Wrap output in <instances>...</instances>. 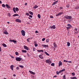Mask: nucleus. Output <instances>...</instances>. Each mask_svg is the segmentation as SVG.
Returning <instances> with one entry per match:
<instances>
[{
  "mask_svg": "<svg viewBox=\"0 0 79 79\" xmlns=\"http://www.w3.org/2000/svg\"><path fill=\"white\" fill-rule=\"evenodd\" d=\"M64 18H65V19H70L72 18L71 16H69L68 15L64 16Z\"/></svg>",
  "mask_w": 79,
  "mask_h": 79,
  "instance_id": "1",
  "label": "nucleus"
},
{
  "mask_svg": "<svg viewBox=\"0 0 79 79\" xmlns=\"http://www.w3.org/2000/svg\"><path fill=\"white\" fill-rule=\"evenodd\" d=\"M46 63H48V64H50L51 63H52V62L51 61H50V60H46Z\"/></svg>",
  "mask_w": 79,
  "mask_h": 79,
  "instance_id": "2",
  "label": "nucleus"
},
{
  "mask_svg": "<svg viewBox=\"0 0 79 79\" xmlns=\"http://www.w3.org/2000/svg\"><path fill=\"white\" fill-rule=\"evenodd\" d=\"M16 60V61H20L21 60H22V58H21L20 57H16L15 58Z\"/></svg>",
  "mask_w": 79,
  "mask_h": 79,
  "instance_id": "3",
  "label": "nucleus"
},
{
  "mask_svg": "<svg viewBox=\"0 0 79 79\" xmlns=\"http://www.w3.org/2000/svg\"><path fill=\"white\" fill-rule=\"evenodd\" d=\"M21 32L23 36H25V31H24L23 30H22L21 31Z\"/></svg>",
  "mask_w": 79,
  "mask_h": 79,
  "instance_id": "4",
  "label": "nucleus"
},
{
  "mask_svg": "<svg viewBox=\"0 0 79 79\" xmlns=\"http://www.w3.org/2000/svg\"><path fill=\"white\" fill-rule=\"evenodd\" d=\"M9 41L11 42H14V44H16V41L15 40H9Z\"/></svg>",
  "mask_w": 79,
  "mask_h": 79,
  "instance_id": "5",
  "label": "nucleus"
},
{
  "mask_svg": "<svg viewBox=\"0 0 79 79\" xmlns=\"http://www.w3.org/2000/svg\"><path fill=\"white\" fill-rule=\"evenodd\" d=\"M63 13V12H60L58 14H57V15H56V16H60L61 15H62Z\"/></svg>",
  "mask_w": 79,
  "mask_h": 79,
  "instance_id": "6",
  "label": "nucleus"
},
{
  "mask_svg": "<svg viewBox=\"0 0 79 79\" xmlns=\"http://www.w3.org/2000/svg\"><path fill=\"white\" fill-rule=\"evenodd\" d=\"M62 62L61 61H59V67H60V66H62Z\"/></svg>",
  "mask_w": 79,
  "mask_h": 79,
  "instance_id": "7",
  "label": "nucleus"
},
{
  "mask_svg": "<svg viewBox=\"0 0 79 79\" xmlns=\"http://www.w3.org/2000/svg\"><path fill=\"white\" fill-rule=\"evenodd\" d=\"M15 21L17 23H21V21L19 19H16L15 20Z\"/></svg>",
  "mask_w": 79,
  "mask_h": 79,
  "instance_id": "8",
  "label": "nucleus"
},
{
  "mask_svg": "<svg viewBox=\"0 0 79 79\" xmlns=\"http://www.w3.org/2000/svg\"><path fill=\"white\" fill-rule=\"evenodd\" d=\"M24 47L25 50H29V48H28L27 46L24 45Z\"/></svg>",
  "mask_w": 79,
  "mask_h": 79,
  "instance_id": "9",
  "label": "nucleus"
},
{
  "mask_svg": "<svg viewBox=\"0 0 79 79\" xmlns=\"http://www.w3.org/2000/svg\"><path fill=\"white\" fill-rule=\"evenodd\" d=\"M29 72L31 73V74H33V75H35V73L33 72L31 70H29Z\"/></svg>",
  "mask_w": 79,
  "mask_h": 79,
  "instance_id": "10",
  "label": "nucleus"
},
{
  "mask_svg": "<svg viewBox=\"0 0 79 79\" xmlns=\"http://www.w3.org/2000/svg\"><path fill=\"white\" fill-rule=\"evenodd\" d=\"M42 47H48V45L45 44H43L42 45Z\"/></svg>",
  "mask_w": 79,
  "mask_h": 79,
  "instance_id": "11",
  "label": "nucleus"
},
{
  "mask_svg": "<svg viewBox=\"0 0 79 79\" xmlns=\"http://www.w3.org/2000/svg\"><path fill=\"white\" fill-rule=\"evenodd\" d=\"M6 8H7L8 9L11 8V7H10V6H9L8 4H6Z\"/></svg>",
  "mask_w": 79,
  "mask_h": 79,
  "instance_id": "12",
  "label": "nucleus"
},
{
  "mask_svg": "<svg viewBox=\"0 0 79 79\" xmlns=\"http://www.w3.org/2000/svg\"><path fill=\"white\" fill-rule=\"evenodd\" d=\"M13 67H14V66L13 65L10 66V69H11L12 71H13Z\"/></svg>",
  "mask_w": 79,
  "mask_h": 79,
  "instance_id": "13",
  "label": "nucleus"
},
{
  "mask_svg": "<svg viewBox=\"0 0 79 79\" xmlns=\"http://www.w3.org/2000/svg\"><path fill=\"white\" fill-rule=\"evenodd\" d=\"M55 25H53L52 27H51V29H55Z\"/></svg>",
  "mask_w": 79,
  "mask_h": 79,
  "instance_id": "14",
  "label": "nucleus"
},
{
  "mask_svg": "<svg viewBox=\"0 0 79 79\" xmlns=\"http://www.w3.org/2000/svg\"><path fill=\"white\" fill-rule=\"evenodd\" d=\"M58 2V0H57V1H55L52 4V5H55V4H56V3H57Z\"/></svg>",
  "mask_w": 79,
  "mask_h": 79,
  "instance_id": "15",
  "label": "nucleus"
},
{
  "mask_svg": "<svg viewBox=\"0 0 79 79\" xmlns=\"http://www.w3.org/2000/svg\"><path fill=\"white\" fill-rule=\"evenodd\" d=\"M53 45L54 47H55V48H56V47H57V45L56 44V43H55V42L53 43Z\"/></svg>",
  "mask_w": 79,
  "mask_h": 79,
  "instance_id": "16",
  "label": "nucleus"
},
{
  "mask_svg": "<svg viewBox=\"0 0 79 79\" xmlns=\"http://www.w3.org/2000/svg\"><path fill=\"white\" fill-rule=\"evenodd\" d=\"M22 53H26V52H27V51L26 50H22Z\"/></svg>",
  "mask_w": 79,
  "mask_h": 79,
  "instance_id": "17",
  "label": "nucleus"
},
{
  "mask_svg": "<svg viewBox=\"0 0 79 79\" xmlns=\"http://www.w3.org/2000/svg\"><path fill=\"white\" fill-rule=\"evenodd\" d=\"M28 13L29 14H30L31 15H33V13L31 11H29Z\"/></svg>",
  "mask_w": 79,
  "mask_h": 79,
  "instance_id": "18",
  "label": "nucleus"
},
{
  "mask_svg": "<svg viewBox=\"0 0 79 79\" xmlns=\"http://www.w3.org/2000/svg\"><path fill=\"white\" fill-rule=\"evenodd\" d=\"M67 26H68L69 27H70V28L72 27V26L70 24H68Z\"/></svg>",
  "mask_w": 79,
  "mask_h": 79,
  "instance_id": "19",
  "label": "nucleus"
},
{
  "mask_svg": "<svg viewBox=\"0 0 79 79\" xmlns=\"http://www.w3.org/2000/svg\"><path fill=\"white\" fill-rule=\"evenodd\" d=\"M39 57L41 59H43V56H42V55H40L39 56Z\"/></svg>",
  "mask_w": 79,
  "mask_h": 79,
  "instance_id": "20",
  "label": "nucleus"
},
{
  "mask_svg": "<svg viewBox=\"0 0 79 79\" xmlns=\"http://www.w3.org/2000/svg\"><path fill=\"white\" fill-rule=\"evenodd\" d=\"M19 16V15L18 14H15L13 15V16Z\"/></svg>",
  "mask_w": 79,
  "mask_h": 79,
  "instance_id": "21",
  "label": "nucleus"
},
{
  "mask_svg": "<svg viewBox=\"0 0 79 79\" xmlns=\"http://www.w3.org/2000/svg\"><path fill=\"white\" fill-rule=\"evenodd\" d=\"M70 43H69V42H67V46L68 47H69L70 46Z\"/></svg>",
  "mask_w": 79,
  "mask_h": 79,
  "instance_id": "22",
  "label": "nucleus"
},
{
  "mask_svg": "<svg viewBox=\"0 0 79 79\" xmlns=\"http://www.w3.org/2000/svg\"><path fill=\"white\" fill-rule=\"evenodd\" d=\"M44 53H45V54H46L47 55H48V56H50V55L49 54H48V53H47V52H44Z\"/></svg>",
  "mask_w": 79,
  "mask_h": 79,
  "instance_id": "23",
  "label": "nucleus"
},
{
  "mask_svg": "<svg viewBox=\"0 0 79 79\" xmlns=\"http://www.w3.org/2000/svg\"><path fill=\"white\" fill-rule=\"evenodd\" d=\"M2 45H3V47H6V45L5 44H2Z\"/></svg>",
  "mask_w": 79,
  "mask_h": 79,
  "instance_id": "24",
  "label": "nucleus"
},
{
  "mask_svg": "<svg viewBox=\"0 0 79 79\" xmlns=\"http://www.w3.org/2000/svg\"><path fill=\"white\" fill-rule=\"evenodd\" d=\"M3 32L5 34H6V35H8V33L6 31H4Z\"/></svg>",
  "mask_w": 79,
  "mask_h": 79,
  "instance_id": "25",
  "label": "nucleus"
},
{
  "mask_svg": "<svg viewBox=\"0 0 79 79\" xmlns=\"http://www.w3.org/2000/svg\"><path fill=\"white\" fill-rule=\"evenodd\" d=\"M72 76H75V73L74 72H73L71 74Z\"/></svg>",
  "mask_w": 79,
  "mask_h": 79,
  "instance_id": "26",
  "label": "nucleus"
},
{
  "mask_svg": "<svg viewBox=\"0 0 79 79\" xmlns=\"http://www.w3.org/2000/svg\"><path fill=\"white\" fill-rule=\"evenodd\" d=\"M70 28H70V27H66V29L68 31H69V29H70Z\"/></svg>",
  "mask_w": 79,
  "mask_h": 79,
  "instance_id": "27",
  "label": "nucleus"
},
{
  "mask_svg": "<svg viewBox=\"0 0 79 79\" xmlns=\"http://www.w3.org/2000/svg\"><path fill=\"white\" fill-rule=\"evenodd\" d=\"M38 7V6L35 5V6L34 7V8H35V9L37 8Z\"/></svg>",
  "mask_w": 79,
  "mask_h": 79,
  "instance_id": "28",
  "label": "nucleus"
},
{
  "mask_svg": "<svg viewBox=\"0 0 79 79\" xmlns=\"http://www.w3.org/2000/svg\"><path fill=\"white\" fill-rule=\"evenodd\" d=\"M19 10V9H18V7H16L15 8V10H16V11H17H17H18Z\"/></svg>",
  "mask_w": 79,
  "mask_h": 79,
  "instance_id": "29",
  "label": "nucleus"
},
{
  "mask_svg": "<svg viewBox=\"0 0 79 79\" xmlns=\"http://www.w3.org/2000/svg\"><path fill=\"white\" fill-rule=\"evenodd\" d=\"M2 7H5V6H6V5H5L4 4H2Z\"/></svg>",
  "mask_w": 79,
  "mask_h": 79,
  "instance_id": "30",
  "label": "nucleus"
},
{
  "mask_svg": "<svg viewBox=\"0 0 79 79\" xmlns=\"http://www.w3.org/2000/svg\"><path fill=\"white\" fill-rule=\"evenodd\" d=\"M19 66L20 68H24V66L23 65H19Z\"/></svg>",
  "mask_w": 79,
  "mask_h": 79,
  "instance_id": "31",
  "label": "nucleus"
},
{
  "mask_svg": "<svg viewBox=\"0 0 79 79\" xmlns=\"http://www.w3.org/2000/svg\"><path fill=\"white\" fill-rule=\"evenodd\" d=\"M38 17L39 19L40 18V14H39L38 15Z\"/></svg>",
  "mask_w": 79,
  "mask_h": 79,
  "instance_id": "32",
  "label": "nucleus"
},
{
  "mask_svg": "<svg viewBox=\"0 0 79 79\" xmlns=\"http://www.w3.org/2000/svg\"><path fill=\"white\" fill-rule=\"evenodd\" d=\"M51 65L52 66H55V64H54V63H52V64H51Z\"/></svg>",
  "mask_w": 79,
  "mask_h": 79,
  "instance_id": "33",
  "label": "nucleus"
},
{
  "mask_svg": "<svg viewBox=\"0 0 79 79\" xmlns=\"http://www.w3.org/2000/svg\"><path fill=\"white\" fill-rule=\"evenodd\" d=\"M63 79H66V76H65V75H64L63 76Z\"/></svg>",
  "mask_w": 79,
  "mask_h": 79,
  "instance_id": "34",
  "label": "nucleus"
},
{
  "mask_svg": "<svg viewBox=\"0 0 79 79\" xmlns=\"http://www.w3.org/2000/svg\"><path fill=\"white\" fill-rule=\"evenodd\" d=\"M64 62H66V63H68V61L66 60H64Z\"/></svg>",
  "mask_w": 79,
  "mask_h": 79,
  "instance_id": "35",
  "label": "nucleus"
},
{
  "mask_svg": "<svg viewBox=\"0 0 79 79\" xmlns=\"http://www.w3.org/2000/svg\"><path fill=\"white\" fill-rule=\"evenodd\" d=\"M61 71V72H63V71H65V69H62L61 70H60Z\"/></svg>",
  "mask_w": 79,
  "mask_h": 79,
  "instance_id": "36",
  "label": "nucleus"
},
{
  "mask_svg": "<svg viewBox=\"0 0 79 79\" xmlns=\"http://www.w3.org/2000/svg\"><path fill=\"white\" fill-rule=\"evenodd\" d=\"M56 74H57V75H59V72L57 71L56 72Z\"/></svg>",
  "mask_w": 79,
  "mask_h": 79,
  "instance_id": "37",
  "label": "nucleus"
},
{
  "mask_svg": "<svg viewBox=\"0 0 79 79\" xmlns=\"http://www.w3.org/2000/svg\"><path fill=\"white\" fill-rule=\"evenodd\" d=\"M15 53L16 55H18L19 54L18 52H15Z\"/></svg>",
  "mask_w": 79,
  "mask_h": 79,
  "instance_id": "38",
  "label": "nucleus"
},
{
  "mask_svg": "<svg viewBox=\"0 0 79 79\" xmlns=\"http://www.w3.org/2000/svg\"><path fill=\"white\" fill-rule=\"evenodd\" d=\"M35 47H37V46H38V44H35Z\"/></svg>",
  "mask_w": 79,
  "mask_h": 79,
  "instance_id": "39",
  "label": "nucleus"
},
{
  "mask_svg": "<svg viewBox=\"0 0 79 79\" xmlns=\"http://www.w3.org/2000/svg\"><path fill=\"white\" fill-rule=\"evenodd\" d=\"M49 42V40H48V39H47L46 40V42Z\"/></svg>",
  "mask_w": 79,
  "mask_h": 79,
  "instance_id": "40",
  "label": "nucleus"
},
{
  "mask_svg": "<svg viewBox=\"0 0 79 79\" xmlns=\"http://www.w3.org/2000/svg\"><path fill=\"white\" fill-rule=\"evenodd\" d=\"M8 15L9 16H11V14H10V13H8Z\"/></svg>",
  "mask_w": 79,
  "mask_h": 79,
  "instance_id": "41",
  "label": "nucleus"
},
{
  "mask_svg": "<svg viewBox=\"0 0 79 79\" xmlns=\"http://www.w3.org/2000/svg\"><path fill=\"white\" fill-rule=\"evenodd\" d=\"M33 51H35V48H33Z\"/></svg>",
  "mask_w": 79,
  "mask_h": 79,
  "instance_id": "42",
  "label": "nucleus"
},
{
  "mask_svg": "<svg viewBox=\"0 0 79 79\" xmlns=\"http://www.w3.org/2000/svg\"><path fill=\"white\" fill-rule=\"evenodd\" d=\"M45 40V38H43V39H42V41H44V40Z\"/></svg>",
  "mask_w": 79,
  "mask_h": 79,
  "instance_id": "43",
  "label": "nucleus"
},
{
  "mask_svg": "<svg viewBox=\"0 0 79 79\" xmlns=\"http://www.w3.org/2000/svg\"><path fill=\"white\" fill-rule=\"evenodd\" d=\"M26 15H27V16H29V14L28 13H26Z\"/></svg>",
  "mask_w": 79,
  "mask_h": 79,
  "instance_id": "44",
  "label": "nucleus"
},
{
  "mask_svg": "<svg viewBox=\"0 0 79 79\" xmlns=\"http://www.w3.org/2000/svg\"><path fill=\"white\" fill-rule=\"evenodd\" d=\"M27 42H29V38H28L27 39Z\"/></svg>",
  "mask_w": 79,
  "mask_h": 79,
  "instance_id": "45",
  "label": "nucleus"
},
{
  "mask_svg": "<svg viewBox=\"0 0 79 79\" xmlns=\"http://www.w3.org/2000/svg\"><path fill=\"white\" fill-rule=\"evenodd\" d=\"M10 56L12 58H14L15 57L12 56Z\"/></svg>",
  "mask_w": 79,
  "mask_h": 79,
  "instance_id": "46",
  "label": "nucleus"
},
{
  "mask_svg": "<svg viewBox=\"0 0 79 79\" xmlns=\"http://www.w3.org/2000/svg\"><path fill=\"white\" fill-rule=\"evenodd\" d=\"M44 52V50H40V52Z\"/></svg>",
  "mask_w": 79,
  "mask_h": 79,
  "instance_id": "47",
  "label": "nucleus"
},
{
  "mask_svg": "<svg viewBox=\"0 0 79 79\" xmlns=\"http://www.w3.org/2000/svg\"><path fill=\"white\" fill-rule=\"evenodd\" d=\"M68 63H72V61H68Z\"/></svg>",
  "mask_w": 79,
  "mask_h": 79,
  "instance_id": "48",
  "label": "nucleus"
},
{
  "mask_svg": "<svg viewBox=\"0 0 79 79\" xmlns=\"http://www.w3.org/2000/svg\"><path fill=\"white\" fill-rule=\"evenodd\" d=\"M29 17H30V18H32V16L31 15H30L29 16Z\"/></svg>",
  "mask_w": 79,
  "mask_h": 79,
  "instance_id": "49",
  "label": "nucleus"
},
{
  "mask_svg": "<svg viewBox=\"0 0 79 79\" xmlns=\"http://www.w3.org/2000/svg\"><path fill=\"white\" fill-rule=\"evenodd\" d=\"M37 51L38 52H40V50H38Z\"/></svg>",
  "mask_w": 79,
  "mask_h": 79,
  "instance_id": "50",
  "label": "nucleus"
},
{
  "mask_svg": "<svg viewBox=\"0 0 79 79\" xmlns=\"http://www.w3.org/2000/svg\"><path fill=\"white\" fill-rule=\"evenodd\" d=\"M50 18H53V16H52V15H51L50 16Z\"/></svg>",
  "mask_w": 79,
  "mask_h": 79,
  "instance_id": "51",
  "label": "nucleus"
},
{
  "mask_svg": "<svg viewBox=\"0 0 79 79\" xmlns=\"http://www.w3.org/2000/svg\"><path fill=\"white\" fill-rule=\"evenodd\" d=\"M60 10H61L63 8V7H60Z\"/></svg>",
  "mask_w": 79,
  "mask_h": 79,
  "instance_id": "52",
  "label": "nucleus"
},
{
  "mask_svg": "<svg viewBox=\"0 0 79 79\" xmlns=\"http://www.w3.org/2000/svg\"><path fill=\"white\" fill-rule=\"evenodd\" d=\"M16 69H19V67H16Z\"/></svg>",
  "mask_w": 79,
  "mask_h": 79,
  "instance_id": "53",
  "label": "nucleus"
},
{
  "mask_svg": "<svg viewBox=\"0 0 79 79\" xmlns=\"http://www.w3.org/2000/svg\"><path fill=\"white\" fill-rule=\"evenodd\" d=\"M13 11H14V10H15V7H14L13 8Z\"/></svg>",
  "mask_w": 79,
  "mask_h": 79,
  "instance_id": "54",
  "label": "nucleus"
},
{
  "mask_svg": "<svg viewBox=\"0 0 79 79\" xmlns=\"http://www.w3.org/2000/svg\"><path fill=\"white\" fill-rule=\"evenodd\" d=\"M27 56H29V54L28 53H27Z\"/></svg>",
  "mask_w": 79,
  "mask_h": 79,
  "instance_id": "55",
  "label": "nucleus"
},
{
  "mask_svg": "<svg viewBox=\"0 0 79 79\" xmlns=\"http://www.w3.org/2000/svg\"><path fill=\"white\" fill-rule=\"evenodd\" d=\"M35 33H38L39 32H38V31H35Z\"/></svg>",
  "mask_w": 79,
  "mask_h": 79,
  "instance_id": "56",
  "label": "nucleus"
},
{
  "mask_svg": "<svg viewBox=\"0 0 79 79\" xmlns=\"http://www.w3.org/2000/svg\"><path fill=\"white\" fill-rule=\"evenodd\" d=\"M2 51V48H1V47H0V52Z\"/></svg>",
  "mask_w": 79,
  "mask_h": 79,
  "instance_id": "57",
  "label": "nucleus"
},
{
  "mask_svg": "<svg viewBox=\"0 0 79 79\" xmlns=\"http://www.w3.org/2000/svg\"><path fill=\"white\" fill-rule=\"evenodd\" d=\"M74 30H75V31H77V28H75V29H74Z\"/></svg>",
  "mask_w": 79,
  "mask_h": 79,
  "instance_id": "58",
  "label": "nucleus"
},
{
  "mask_svg": "<svg viewBox=\"0 0 79 79\" xmlns=\"http://www.w3.org/2000/svg\"><path fill=\"white\" fill-rule=\"evenodd\" d=\"M13 11H14V13H16V10H13Z\"/></svg>",
  "mask_w": 79,
  "mask_h": 79,
  "instance_id": "59",
  "label": "nucleus"
},
{
  "mask_svg": "<svg viewBox=\"0 0 79 79\" xmlns=\"http://www.w3.org/2000/svg\"><path fill=\"white\" fill-rule=\"evenodd\" d=\"M59 73H62L61 72V70L59 72Z\"/></svg>",
  "mask_w": 79,
  "mask_h": 79,
  "instance_id": "60",
  "label": "nucleus"
},
{
  "mask_svg": "<svg viewBox=\"0 0 79 79\" xmlns=\"http://www.w3.org/2000/svg\"><path fill=\"white\" fill-rule=\"evenodd\" d=\"M57 77V76L56 75H55L54 76V77Z\"/></svg>",
  "mask_w": 79,
  "mask_h": 79,
  "instance_id": "61",
  "label": "nucleus"
},
{
  "mask_svg": "<svg viewBox=\"0 0 79 79\" xmlns=\"http://www.w3.org/2000/svg\"><path fill=\"white\" fill-rule=\"evenodd\" d=\"M13 76H14V77H16V75H15V74H13Z\"/></svg>",
  "mask_w": 79,
  "mask_h": 79,
  "instance_id": "62",
  "label": "nucleus"
},
{
  "mask_svg": "<svg viewBox=\"0 0 79 79\" xmlns=\"http://www.w3.org/2000/svg\"><path fill=\"white\" fill-rule=\"evenodd\" d=\"M7 23H8V24H10V22H7Z\"/></svg>",
  "mask_w": 79,
  "mask_h": 79,
  "instance_id": "63",
  "label": "nucleus"
},
{
  "mask_svg": "<svg viewBox=\"0 0 79 79\" xmlns=\"http://www.w3.org/2000/svg\"><path fill=\"white\" fill-rule=\"evenodd\" d=\"M77 9H79V6L77 7Z\"/></svg>",
  "mask_w": 79,
  "mask_h": 79,
  "instance_id": "64",
  "label": "nucleus"
}]
</instances>
